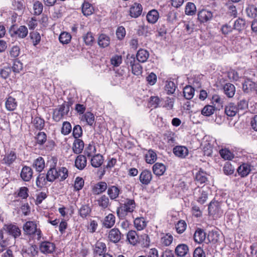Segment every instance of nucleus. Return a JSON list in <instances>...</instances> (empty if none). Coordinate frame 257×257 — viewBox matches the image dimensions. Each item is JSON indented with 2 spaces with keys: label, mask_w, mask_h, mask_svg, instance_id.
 <instances>
[{
  "label": "nucleus",
  "mask_w": 257,
  "mask_h": 257,
  "mask_svg": "<svg viewBox=\"0 0 257 257\" xmlns=\"http://www.w3.org/2000/svg\"><path fill=\"white\" fill-rule=\"evenodd\" d=\"M135 200L132 199H126L124 202L117 209L116 212L119 218L125 216L128 213L133 212L136 208Z\"/></svg>",
  "instance_id": "obj_1"
},
{
  "label": "nucleus",
  "mask_w": 257,
  "mask_h": 257,
  "mask_svg": "<svg viewBox=\"0 0 257 257\" xmlns=\"http://www.w3.org/2000/svg\"><path fill=\"white\" fill-rule=\"evenodd\" d=\"M24 232L28 235L34 234L38 239L42 236L41 231L37 228V224L34 221H27L23 226Z\"/></svg>",
  "instance_id": "obj_2"
},
{
  "label": "nucleus",
  "mask_w": 257,
  "mask_h": 257,
  "mask_svg": "<svg viewBox=\"0 0 257 257\" xmlns=\"http://www.w3.org/2000/svg\"><path fill=\"white\" fill-rule=\"evenodd\" d=\"M50 162H52L53 164L51 165V168L47 174V180L49 182H53L58 178L57 170L55 169L57 160L56 158H52Z\"/></svg>",
  "instance_id": "obj_3"
},
{
  "label": "nucleus",
  "mask_w": 257,
  "mask_h": 257,
  "mask_svg": "<svg viewBox=\"0 0 257 257\" xmlns=\"http://www.w3.org/2000/svg\"><path fill=\"white\" fill-rule=\"evenodd\" d=\"M242 89L245 93L255 92L257 94V81L254 82L247 79L242 83Z\"/></svg>",
  "instance_id": "obj_4"
},
{
  "label": "nucleus",
  "mask_w": 257,
  "mask_h": 257,
  "mask_svg": "<svg viewBox=\"0 0 257 257\" xmlns=\"http://www.w3.org/2000/svg\"><path fill=\"white\" fill-rule=\"evenodd\" d=\"M107 237L110 241L117 243L121 238V233L118 229L114 228L109 231Z\"/></svg>",
  "instance_id": "obj_5"
},
{
  "label": "nucleus",
  "mask_w": 257,
  "mask_h": 257,
  "mask_svg": "<svg viewBox=\"0 0 257 257\" xmlns=\"http://www.w3.org/2000/svg\"><path fill=\"white\" fill-rule=\"evenodd\" d=\"M212 17V12L205 9L199 11L198 13V20L201 23H205L210 21Z\"/></svg>",
  "instance_id": "obj_6"
},
{
  "label": "nucleus",
  "mask_w": 257,
  "mask_h": 257,
  "mask_svg": "<svg viewBox=\"0 0 257 257\" xmlns=\"http://www.w3.org/2000/svg\"><path fill=\"white\" fill-rule=\"evenodd\" d=\"M143 11V8L141 4L135 3L131 6L130 9V16L133 18H138L140 16Z\"/></svg>",
  "instance_id": "obj_7"
},
{
  "label": "nucleus",
  "mask_w": 257,
  "mask_h": 257,
  "mask_svg": "<svg viewBox=\"0 0 257 257\" xmlns=\"http://www.w3.org/2000/svg\"><path fill=\"white\" fill-rule=\"evenodd\" d=\"M238 175L241 177L247 176L251 171V165L247 163H244L240 165L237 170Z\"/></svg>",
  "instance_id": "obj_8"
},
{
  "label": "nucleus",
  "mask_w": 257,
  "mask_h": 257,
  "mask_svg": "<svg viewBox=\"0 0 257 257\" xmlns=\"http://www.w3.org/2000/svg\"><path fill=\"white\" fill-rule=\"evenodd\" d=\"M174 155L180 158H185L188 155V150L184 146H178L173 148Z\"/></svg>",
  "instance_id": "obj_9"
},
{
  "label": "nucleus",
  "mask_w": 257,
  "mask_h": 257,
  "mask_svg": "<svg viewBox=\"0 0 257 257\" xmlns=\"http://www.w3.org/2000/svg\"><path fill=\"white\" fill-rule=\"evenodd\" d=\"M40 249L44 253H52L55 249V245L49 241H44L41 243Z\"/></svg>",
  "instance_id": "obj_10"
},
{
  "label": "nucleus",
  "mask_w": 257,
  "mask_h": 257,
  "mask_svg": "<svg viewBox=\"0 0 257 257\" xmlns=\"http://www.w3.org/2000/svg\"><path fill=\"white\" fill-rule=\"evenodd\" d=\"M152 178L151 172L148 170L143 171L140 175L139 180L142 184L148 185Z\"/></svg>",
  "instance_id": "obj_11"
},
{
  "label": "nucleus",
  "mask_w": 257,
  "mask_h": 257,
  "mask_svg": "<svg viewBox=\"0 0 257 257\" xmlns=\"http://www.w3.org/2000/svg\"><path fill=\"white\" fill-rule=\"evenodd\" d=\"M6 230L15 238L19 237L21 234L20 229L16 225L9 224L5 225Z\"/></svg>",
  "instance_id": "obj_12"
},
{
  "label": "nucleus",
  "mask_w": 257,
  "mask_h": 257,
  "mask_svg": "<svg viewBox=\"0 0 257 257\" xmlns=\"http://www.w3.org/2000/svg\"><path fill=\"white\" fill-rule=\"evenodd\" d=\"M130 60L132 73L135 75H141L142 73V67L141 65L139 63L136 62L135 58L134 57H131Z\"/></svg>",
  "instance_id": "obj_13"
},
{
  "label": "nucleus",
  "mask_w": 257,
  "mask_h": 257,
  "mask_svg": "<svg viewBox=\"0 0 257 257\" xmlns=\"http://www.w3.org/2000/svg\"><path fill=\"white\" fill-rule=\"evenodd\" d=\"M175 252L177 256L184 257L189 252V247L186 244H180L176 247Z\"/></svg>",
  "instance_id": "obj_14"
},
{
  "label": "nucleus",
  "mask_w": 257,
  "mask_h": 257,
  "mask_svg": "<svg viewBox=\"0 0 257 257\" xmlns=\"http://www.w3.org/2000/svg\"><path fill=\"white\" fill-rule=\"evenodd\" d=\"M33 176L32 169L28 166L24 167L21 172V177L24 181H29Z\"/></svg>",
  "instance_id": "obj_15"
},
{
  "label": "nucleus",
  "mask_w": 257,
  "mask_h": 257,
  "mask_svg": "<svg viewBox=\"0 0 257 257\" xmlns=\"http://www.w3.org/2000/svg\"><path fill=\"white\" fill-rule=\"evenodd\" d=\"M220 206L219 202L216 201H212L208 205L209 214L215 215L219 213Z\"/></svg>",
  "instance_id": "obj_16"
},
{
  "label": "nucleus",
  "mask_w": 257,
  "mask_h": 257,
  "mask_svg": "<svg viewBox=\"0 0 257 257\" xmlns=\"http://www.w3.org/2000/svg\"><path fill=\"white\" fill-rule=\"evenodd\" d=\"M115 222V216L112 213H109L104 217L102 224L105 228H110L114 225Z\"/></svg>",
  "instance_id": "obj_17"
},
{
  "label": "nucleus",
  "mask_w": 257,
  "mask_h": 257,
  "mask_svg": "<svg viewBox=\"0 0 257 257\" xmlns=\"http://www.w3.org/2000/svg\"><path fill=\"white\" fill-rule=\"evenodd\" d=\"M225 112L229 116H234L237 112V106L234 103H228L225 107Z\"/></svg>",
  "instance_id": "obj_18"
},
{
  "label": "nucleus",
  "mask_w": 257,
  "mask_h": 257,
  "mask_svg": "<svg viewBox=\"0 0 257 257\" xmlns=\"http://www.w3.org/2000/svg\"><path fill=\"white\" fill-rule=\"evenodd\" d=\"M206 238V233L204 230L200 228H198L194 234V241L198 243L203 242Z\"/></svg>",
  "instance_id": "obj_19"
},
{
  "label": "nucleus",
  "mask_w": 257,
  "mask_h": 257,
  "mask_svg": "<svg viewBox=\"0 0 257 257\" xmlns=\"http://www.w3.org/2000/svg\"><path fill=\"white\" fill-rule=\"evenodd\" d=\"M5 106L7 110L12 111L16 109L17 102L15 98L9 96L6 101Z\"/></svg>",
  "instance_id": "obj_20"
},
{
  "label": "nucleus",
  "mask_w": 257,
  "mask_h": 257,
  "mask_svg": "<svg viewBox=\"0 0 257 257\" xmlns=\"http://www.w3.org/2000/svg\"><path fill=\"white\" fill-rule=\"evenodd\" d=\"M223 90L225 95L229 98L232 97L235 92V87L231 83H226L223 86Z\"/></svg>",
  "instance_id": "obj_21"
},
{
  "label": "nucleus",
  "mask_w": 257,
  "mask_h": 257,
  "mask_svg": "<svg viewBox=\"0 0 257 257\" xmlns=\"http://www.w3.org/2000/svg\"><path fill=\"white\" fill-rule=\"evenodd\" d=\"M87 160L84 155H80L77 156L75 160V166L79 170L83 169L86 166Z\"/></svg>",
  "instance_id": "obj_22"
},
{
  "label": "nucleus",
  "mask_w": 257,
  "mask_h": 257,
  "mask_svg": "<svg viewBox=\"0 0 257 257\" xmlns=\"http://www.w3.org/2000/svg\"><path fill=\"white\" fill-rule=\"evenodd\" d=\"M149 57L148 51L145 49L139 50L136 55L138 61L141 63L145 62Z\"/></svg>",
  "instance_id": "obj_23"
},
{
  "label": "nucleus",
  "mask_w": 257,
  "mask_h": 257,
  "mask_svg": "<svg viewBox=\"0 0 257 257\" xmlns=\"http://www.w3.org/2000/svg\"><path fill=\"white\" fill-rule=\"evenodd\" d=\"M174 133L172 132H168L164 135V143L168 144L169 146H173L175 144Z\"/></svg>",
  "instance_id": "obj_24"
},
{
  "label": "nucleus",
  "mask_w": 257,
  "mask_h": 257,
  "mask_svg": "<svg viewBox=\"0 0 257 257\" xmlns=\"http://www.w3.org/2000/svg\"><path fill=\"white\" fill-rule=\"evenodd\" d=\"M107 186L105 182H101L96 184L93 188L92 191L94 194H99L104 192L107 189Z\"/></svg>",
  "instance_id": "obj_25"
},
{
  "label": "nucleus",
  "mask_w": 257,
  "mask_h": 257,
  "mask_svg": "<svg viewBox=\"0 0 257 257\" xmlns=\"http://www.w3.org/2000/svg\"><path fill=\"white\" fill-rule=\"evenodd\" d=\"M82 12L84 16H90L93 14L94 8L90 3L84 2L82 6Z\"/></svg>",
  "instance_id": "obj_26"
},
{
  "label": "nucleus",
  "mask_w": 257,
  "mask_h": 257,
  "mask_svg": "<svg viewBox=\"0 0 257 257\" xmlns=\"http://www.w3.org/2000/svg\"><path fill=\"white\" fill-rule=\"evenodd\" d=\"M84 148V143L80 139H76L73 144V151L77 154L82 152Z\"/></svg>",
  "instance_id": "obj_27"
},
{
  "label": "nucleus",
  "mask_w": 257,
  "mask_h": 257,
  "mask_svg": "<svg viewBox=\"0 0 257 257\" xmlns=\"http://www.w3.org/2000/svg\"><path fill=\"white\" fill-rule=\"evenodd\" d=\"M109 43L110 38L108 36L103 34L99 35L98 39V44L99 46L105 48L107 47Z\"/></svg>",
  "instance_id": "obj_28"
},
{
  "label": "nucleus",
  "mask_w": 257,
  "mask_h": 257,
  "mask_svg": "<svg viewBox=\"0 0 257 257\" xmlns=\"http://www.w3.org/2000/svg\"><path fill=\"white\" fill-rule=\"evenodd\" d=\"M103 162V157L100 154L93 156L91 160V165L95 168L100 167L102 164Z\"/></svg>",
  "instance_id": "obj_29"
},
{
  "label": "nucleus",
  "mask_w": 257,
  "mask_h": 257,
  "mask_svg": "<svg viewBox=\"0 0 257 257\" xmlns=\"http://www.w3.org/2000/svg\"><path fill=\"white\" fill-rule=\"evenodd\" d=\"M159 17V13L155 10L150 11L147 15L148 21L152 24L156 23L158 20Z\"/></svg>",
  "instance_id": "obj_30"
},
{
  "label": "nucleus",
  "mask_w": 257,
  "mask_h": 257,
  "mask_svg": "<svg viewBox=\"0 0 257 257\" xmlns=\"http://www.w3.org/2000/svg\"><path fill=\"white\" fill-rule=\"evenodd\" d=\"M119 192V188L115 186H110L107 190V194L111 199L116 198L118 196Z\"/></svg>",
  "instance_id": "obj_31"
},
{
  "label": "nucleus",
  "mask_w": 257,
  "mask_h": 257,
  "mask_svg": "<svg viewBox=\"0 0 257 257\" xmlns=\"http://www.w3.org/2000/svg\"><path fill=\"white\" fill-rule=\"evenodd\" d=\"M33 167L35 168L37 171L41 172L45 167V162L44 159L39 157L36 159L33 163Z\"/></svg>",
  "instance_id": "obj_32"
},
{
  "label": "nucleus",
  "mask_w": 257,
  "mask_h": 257,
  "mask_svg": "<svg viewBox=\"0 0 257 257\" xmlns=\"http://www.w3.org/2000/svg\"><path fill=\"white\" fill-rule=\"evenodd\" d=\"M177 86L172 81H167L165 85V91L168 94H172L174 93Z\"/></svg>",
  "instance_id": "obj_33"
},
{
  "label": "nucleus",
  "mask_w": 257,
  "mask_h": 257,
  "mask_svg": "<svg viewBox=\"0 0 257 257\" xmlns=\"http://www.w3.org/2000/svg\"><path fill=\"white\" fill-rule=\"evenodd\" d=\"M194 88L190 85L186 86L183 89L184 96L186 99H191L194 95Z\"/></svg>",
  "instance_id": "obj_34"
},
{
  "label": "nucleus",
  "mask_w": 257,
  "mask_h": 257,
  "mask_svg": "<svg viewBox=\"0 0 257 257\" xmlns=\"http://www.w3.org/2000/svg\"><path fill=\"white\" fill-rule=\"evenodd\" d=\"M134 225L138 230H143L147 225V222L143 217L137 218L134 220Z\"/></svg>",
  "instance_id": "obj_35"
},
{
  "label": "nucleus",
  "mask_w": 257,
  "mask_h": 257,
  "mask_svg": "<svg viewBox=\"0 0 257 257\" xmlns=\"http://www.w3.org/2000/svg\"><path fill=\"white\" fill-rule=\"evenodd\" d=\"M106 251V245L104 243L97 241L95 244L94 252L96 254L101 255Z\"/></svg>",
  "instance_id": "obj_36"
},
{
  "label": "nucleus",
  "mask_w": 257,
  "mask_h": 257,
  "mask_svg": "<svg viewBox=\"0 0 257 257\" xmlns=\"http://www.w3.org/2000/svg\"><path fill=\"white\" fill-rule=\"evenodd\" d=\"M82 121H85L89 125H92L95 121V117L93 113L87 112L82 116Z\"/></svg>",
  "instance_id": "obj_37"
},
{
  "label": "nucleus",
  "mask_w": 257,
  "mask_h": 257,
  "mask_svg": "<svg viewBox=\"0 0 257 257\" xmlns=\"http://www.w3.org/2000/svg\"><path fill=\"white\" fill-rule=\"evenodd\" d=\"M204 156H211L212 154V146L208 142H204L202 143Z\"/></svg>",
  "instance_id": "obj_38"
},
{
  "label": "nucleus",
  "mask_w": 257,
  "mask_h": 257,
  "mask_svg": "<svg viewBox=\"0 0 257 257\" xmlns=\"http://www.w3.org/2000/svg\"><path fill=\"white\" fill-rule=\"evenodd\" d=\"M71 38V35L70 33L66 32H63L60 34L59 40L61 43L63 44H67L70 42Z\"/></svg>",
  "instance_id": "obj_39"
},
{
  "label": "nucleus",
  "mask_w": 257,
  "mask_h": 257,
  "mask_svg": "<svg viewBox=\"0 0 257 257\" xmlns=\"http://www.w3.org/2000/svg\"><path fill=\"white\" fill-rule=\"evenodd\" d=\"M196 12V8L194 3L189 2L186 4L185 10L186 15L193 16L195 14Z\"/></svg>",
  "instance_id": "obj_40"
},
{
  "label": "nucleus",
  "mask_w": 257,
  "mask_h": 257,
  "mask_svg": "<svg viewBox=\"0 0 257 257\" xmlns=\"http://www.w3.org/2000/svg\"><path fill=\"white\" fill-rule=\"evenodd\" d=\"M96 201L99 206L103 209L107 208L109 204V199L105 195L101 196Z\"/></svg>",
  "instance_id": "obj_41"
},
{
  "label": "nucleus",
  "mask_w": 257,
  "mask_h": 257,
  "mask_svg": "<svg viewBox=\"0 0 257 257\" xmlns=\"http://www.w3.org/2000/svg\"><path fill=\"white\" fill-rule=\"evenodd\" d=\"M16 159V155L14 152L11 151L3 159L4 163L8 165L12 164Z\"/></svg>",
  "instance_id": "obj_42"
},
{
  "label": "nucleus",
  "mask_w": 257,
  "mask_h": 257,
  "mask_svg": "<svg viewBox=\"0 0 257 257\" xmlns=\"http://www.w3.org/2000/svg\"><path fill=\"white\" fill-rule=\"evenodd\" d=\"M28 31L27 28L25 26H21L15 32V34L20 38H25L28 35Z\"/></svg>",
  "instance_id": "obj_43"
},
{
  "label": "nucleus",
  "mask_w": 257,
  "mask_h": 257,
  "mask_svg": "<svg viewBox=\"0 0 257 257\" xmlns=\"http://www.w3.org/2000/svg\"><path fill=\"white\" fill-rule=\"evenodd\" d=\"M146 161L149 164H153L157 159V155L155 152L149 150L146 154Z\"/></svg>",
  "instance_id": "obj_44"
},
{
  "label": "nucleus",
  "mask_w": 257,
  "mask_h": 257,
  "mask_svg": "<svg viewBox=\"0 0 257 257\" xmlns=\"http://www.w3.org/2000/svg\"><path fill=\"white\" fill-rule=\"evenodd\" d=\"M91 211V209L88 205H84L79 209V213L81 217L86 218L90 214Z\"/></svg>",
  "instance_id": "obj_45"
},
{
  "label": "nucleus",
  "mask_w": 257,
  "mask_h": 257,
  "mask_svg": "<svg viewBox=\"0 0 257 257\" xmlns=\"http://www.w3.org/2000/svg\"><path fill=\"white\" fill-rule=\"evenodd\" d=\"M32 123L34 126L37 130H41L43 128L44 126V120L39 117H36L34 118Z\"/></svg>",
  "instance_id": "obj_46"
},
{
  "label": "nucleus",
  "mask_w": 257,
  "mask_h": 257,
  "mask_svg": "<svg viewBox=\"0 0 257 257\" xmlns=\"http://www.w3.org/2000/svg\"><path fill=\"white\" fill-rule=\"evenodd\" d=\"M127 239L129 242L133 245L137 243L138 241V236L135 231H130L127 234Z\"/></svg>",
  "instance_id": "obj_47"
},
{
  "label": "nucleus",
  "mask_w": 257,
  "mask_h": 257,
  "mask_svg": "<svg viewBox=\"0 0 257 257\" xmlns=\"http://www.w3.org/2000/svg\"><path fill=\"white\" fill-rule=\"evenodd\" d=\"M30 36L34 46H36L40 43L41 37L40 34L38 32L34 31L30 33Z\"/></svg>",
  "instance_id": "obj_48"
},
{
  "label": "nucleus",
  "mask_w": 257,
  "mask_h": 257,
  "mask_svg": "<svg viewBox=\"0 0 257 257\" xmlns=\"http://www.w3.org/2000/svg\"><path fill=\"white\" fill-rule=\"evenodd\" d=\"M219 154L221 157L225 160H231L234 158V155L227 149L220 150Z\"/></svg>",
  "instance_id": "obj_49"
},
{
  "label": "nucleus",
  "mask_w": 257,
  "mask_h": 257,
  "mask_svg": "<svg viewBox=\"0 0 257 257\" xmlns=\"http://www.w3.org/2000/svg\"><path fill=\"white\" fill-rule=\"evenodd\" d=\"M47 181V176L43 174H40L37 178L36 185L38 187L42 188L46 184Z\"/></svg>",
  "instance_id": "obj_50"
},
{
  "label": "nucleus",
  "mask_w": 257,
  "mask_h": 257,
  "mask_svg": "<svg viewBox=\"0 0 257 257\" xmlns=\"http://www.w3.org/2000/svg\"><path fill=\"white\" fill-rule=\"evenodd\" d=\"M246 14L251 18L257 17V8L253 5L249 6L246 9Z\"/></svg>",
  "instance_id": "obj_51"
},
{
  "label": "nucleus",
  "mask_w": 257,
  "mask_h": 257,
  "mask_svg": "<svg viewBox=\"0 0 257 257\" xmlns=\"http://www.w3.org/2000/svg\"><path fill=\"white\" fill-rule=\"evenodd\" d=\"M58 173V178L57 179H59L60 181L64 180L66 179L68 176V170L65 167H61L57 170Z\"/></svg>",
  "instance_id": "obj_52"
},
{
  "label": "nucleus",
  "mask_w": 257,
  "mask_h": 257,
  "mask_svg": "<svg viewBox=\"0 0 257 257\" xmlns=\"http://www.w3.org/2000/svg\"><path fill=\"white\" fill-rule=\"evenodd\" d=\"M195 179L200 184L205 183L207 179L206 173L201 170L196 173Z\"/></svg>",
  "instance_id": "obj_53"
},
{
  "label": "nucleus",
  "mask_w": 257,
  "mask_h": 257,
  "mask_svg": "<svg viewBox=\"0 0 257 257\" xmlns=\"http://www.w3.org/2000/svg\"><path fill=\"white\" fill-rule=\"evenodd\" d=\"M215 109L212 105H206L201 111V113L205 116H210L213 114Z\"/></svg>",
  "instance_id": "obj_54"
},
{
  "label": "nucleus",
  "mask_w": 257,
  "mask_h": 257,
  "mask_svg": "<svg viewBox=\"0 0 257 257\" xmlns=\"http://www.w3.org/2000/svg\"><path fill=\"white\" fill-rule=\"evenodd\" d=\"M186 223L184 220H181L176 225V229L177 233H182L186 228Z\"/></svg>",
  "instance_id": "obj_55"
},
{
  "label": "nucleus",
  "mask_w": 257,
  "mask_h": 257,
  "mask_svg": "<svg viewBox=\"0 0 257 257\" xmlns=\"http://www.w3.org/2000/svg\"><path fill=\"white\" fill-rule=\"evenodd\" d=\"M84 182L83 179L79 177L76 178L74 181V188L75 190L79 191L84 186Z\"/></svg>",
  "instance_id": "obj_56"
},
{
  "label": "nucleus",
  "mask_w": 257,
  "mask_h": 257,
  "mask_svg": "<svg viewBox=\"0 0 257 257\" xmlns=\"http://www.w3.org/2000/svg\"><path fill=\"white\" fill-rule=\"evenodd\" d=\"M14 9L22 11L24 10L25 6L24 0H14L12 2Z\"/></svg>",
  "instance_id": "obj_57"
},
{
  "label": "nucleus",
  "mask_w": 257,
  "mask_h": 257,
  "mask_svg": "<svg viewBox=\"0 0 257 257\" xmlns=\"http://www.w3.org/2000/svg\"><path fill=\"white\" fill-rule=\"evenodd\" d=\"M173 237L171 234L169 233L166 234L163 237H162V245L165 246L170 245L173 241Z\"/></svg>",
  "instance_id": "obj_58"
},
{
  "label": "nucleus",
  "mask_w": 257,
  "mask_h": 257,
  "mask_svg": "<svg viewBox=\"0 0 257 257\" xmlns=\"http://www.w3.org/2000/svg\"><path fill=\"white\" fill-rule=\"evenodd\" d=\"M200 196L197 198V201L200 204H203L208 198V193L204 190H199Z\"/></svg>",
  "instance_id": "obj_59"
},
{
  "label": "nucleus",
  "mask_w": 257,
  "mask_h": 257,
  "mask_svg": "<svg viewBox=\"0 0 257 257\" xmlns=\"http://www.w3.org/2000/svg\"><path fill=\"white\" fill-rule=\"evenodd\" d=\"M33 9L34 11V14L35 15H40L42 13L43 9L42 4L39 1L35 2L33 5Z\"/></svg>",
  "instance_id": "obj_60"
},
{
  "label": "nucleus",
  "mask_w": 257,
  "mask_h": 257,
  "mask_svg": "<svg viewBox=\"0 0 257 257\" xmlns=\"http://www.w3.org/2000/svg\"><path fill=\"white\" fill-rule=\"evenodd\" d=\"M174 102V98L173 97H167L165 100L163 104V107L167 110L172 109L173 107Z\"/></svg>",
  "instance_id": "obj_61"
},
{
  "label": "nucleus",
  "mask_w": 257,
  "mask_h": 257,
  "mask_svg": "<svg viewBox=\"0 0 257 257\" xmlns=\"http://www.w3.org/2000/svg\"><path fill=\"white\" fill-rule=\"evenodd\" d=\"M72 127L71 124L67 121L63 122L61 128V133L64 135H68L71 131Z\"/></svg>",
  "instance_id": "obj_62"
},
{
  "label": "nucleus",
  "mask_w": 257,
  "mask_h": 257,
  "mask_svg": "<svg viewBox=\"0 0 257 257\" xmlns=\"http://www.w3.org/2000/svg\"><path fill=\"white\" fill-rule=\"evenodd\" d=\"M244 25V21L241 19H238L234 23L233 29L239 33L243 29Z\"/></svg>",
  "instance_id": "obj_63"
},
{
  "label": "nucleus",
  "mask_w": 257,
  "mask_h": 257,
  "mask_svg": "<svg viewBox=\"0 0 257 257\" xmlns=\"http://www.w3.org/2000/svg\"><path fill=\"white\" fill-rule=\"evenodd\" d=\"M12 69L16 73H20L23 69V64L18 60H15L12 66Z\"/></svg>",
  "instance_id": "obj_64"
}]
</instances>
